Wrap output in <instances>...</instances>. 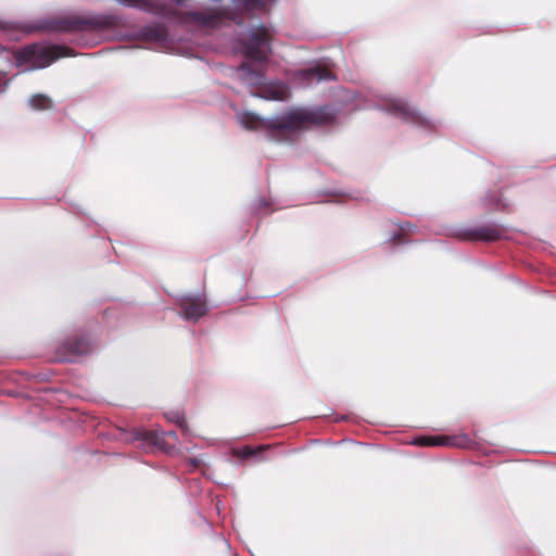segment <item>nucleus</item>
<instances>
[{
  "mask_svg": "<svg viewBox=\"0 0 556 556\" xmlns=\"http://www.w3.org/2000/svg\"><path fill=\"white\" fill-rule=\"evenodd\" d=\"M250 454H251V451H248V450H247V451L244 452V455H250Z\"/></svg>",
  "mask_w": 556,
  "mask_h": 556,
  "instance_id": "nucleus-10",
  "label": "nucleus"
},
{
  "mask_svg": "<svg viewBox=\"0 0 556 556\" xmlns=\"http://www.w3.org/2000/svg\"><path fill=\"white\" fill-rule=\"evenodd\" d=\"M30 104L35 109H48L51 105L50 99L45 96H35L30 99Z\"/></svg>",
  "mask_w": 556,
  "mask_h": 556,
  "instance_id": "nucleus-3",
  "label": "nucleus"
},
{
  "mask_svg": "<svg viewBox=\"0 0 556 556\" xmlns=\"http://www.w3.org/2000/svg\"><path fill=\"white\" fill-rule=\"evenodd\" d=\"M309 79H316L320 81L323 79H328L330 77V73L327 71L312 70L307 73Z\"/></svg>",
  "mask_w": 556,
  "mask_h": 556,
  "instance_id": "nucleus-5",
  "label": "nucleus"
},
{
  "mask_svg": "<svg viewBox=\"0 0 556 556\" xmlns=\"http://www.w3.org/2000/svg\"><path fill=\"white\" fill-rule=\"evenodd\" d=\"M127 3L130 5H139V0H127Z\"/></svg>",
  "mask_w": 556,
  "mask_h": 556,
  "instance_id": "nucleus-9",
  "label": "nucleus"
},
{
  "mask_svg": "<svg viewBox=\"0 0 556 556\" xmlns=\"http://www.w3.org/2000/svg\"><path fill=\"white\" fill-rule=\"evenodd\" d=\"M59 51V48H50L46 51V53L50 56L49 61L47 64H49L50 62H52L54 59L59 58L60 54L56 53Z\"/></svg>",
  "mask_w": 556,
  "mask_h": 556,
  "instance_id": "nucleus-8",
  "label": "nucleus"
},
{
  "mask_svg": "<svg viewBox=\"0 0 556 556\" xmlns=\"http://www.w3.org/2000/svg\"><path fill=\"white\" fill-rule=\"evenodd\" d=\"M300 124V116L292 115L288 123H280L279 127H294Z\"/></svg>",
  "mask_w": 556,
  "mask_h": 556,
  "instance_id": "nucleus-7",
  "label": "nucleus"
},
{
  "mask_svg": "<svg viewBox=\"0 0 556 556\" xmlns=\"http://www.w3.org/2000/svg\"><path fill=\"white\" fill-rule=\"evenodd\" d=\"M242 124L248 128H256L260 124V121L254 115H245L241 118Z\"/></svg>",
  "mask_w": 556,
  "mask_h": 556,
  "instance_id": "nucleus-6",
  "label": "nucleus"
},
{
  "mask_svg": "<svg viewBox=\"0 0 556 556\" xmlns=\"http://www.w3.org/2000/svg\"><path fill=\"white\" fill-rule=\"evenodd\" d=\"M288 96V88L283 85L275 87V90L268 96L271 99L282 100Z\"/></svg>",
  "mask_w": 556,
  "mask_h": 556,
  "instance_id": "nucleus-4",
  "label": "nucleus"
},
{
  "mask_svg": "<svg viewBox=\"0 0 556 556\" xmlns=\"http://www.w3.org/2000/svg\"><path fill=\"white\" fill-rule=\"evenodd\" d=\"M184 311L187 318H199L205 313V306L202 303H185Z\"/></svg>",
  "mask_w": 556,
  "mask_h": 556,
  "instance_id": "nucleus-2",
  "label": "nucleus"
},
{
  "mask_svg": "<svg viewBox=\"0 0 556 556\" xmlns=\"http://www.w3.org/2000/svg\"><path fill=\"white\" fill-rule=\"evenodd\" d=\"M415 444L424 445V446H440V445H451V441L448 438L444 437H422L415 441Z\"/></svg>",
  "mask_w": 556,
  "mask_h": 556,
  "instance_id": "nucleus-1",
  "label": "nucleus"
}]
</instances>
